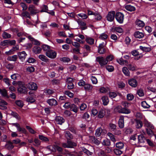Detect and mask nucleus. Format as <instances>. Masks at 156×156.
Wrapping results in <instances>:
<instances>
[{
    "instance_id": "nucleus-1",
    "label": "nucleus",
    "mask_w": 156,
    "mask_h": 156,
    "mask_svg": "<svg viewBox=\"0 0 156 156\" xmlns=\"http://www.w3.org/2000/svg\"><path fill=\"white\" fill-rule=\"evenodd\" d=\"M96 61L99 63L101 67H103L107 64V61L103 57L101 56L96 57Z\"/></svg>"
},
{
    "instance_id": "nucleus-2",
    "label": "nucleus",
    "mask_w": 156,
    "mask_h": 156,
    "mask_svg": "<svg viewBox=\"0 0 156 156\" xmlns=\"http://www.w3.org/2000/svg\"><path fill=\"white\" fill-rule=\"evenodd\" d=\"M46 55L48 58H55L57 55L56 52L54 51L49 50L45 53Z\"/></svg>"
},
{
    "instance_id": "nucleus-3",
    "label": "nucleus",
    "mask_w": 156,
    "mask_h": 156,
    "mask_svg": "<svg viewBox=\"0 0 156 156\" xmlns=\"http://www.w3.org/2000/svg\"><path fill=\"white\" fill-rule=\"evenodd\" d=\"M124 15L122 13L118 12L115 15V18L117 22L120 23H123L124 20Z\"/></svg>"
},
{
    "instance_id": "nucleus-4",
    "label": "nucleus",
    "mask_w": 156,
    "mask_h": 156,
    "mask_svg": "<svg viewBox=\"0 0 156 156\" xmlns=\"http://www.w3.org/2000/svg\"><path fill=\"white\" fill-rule=\"evenodd\" d=\"M131 54L135 56L134 59L136 60H138L143 56L137 50H133L131 52Z\"/></svg>"
},
{
    "instance_id": "nucleus-5",
    "label": "nucleus",
    "mask_w": 156,
    "mask_h": 156,
    "mask_svg": "<svg viewBox=\"0 0 156 156\" xmlns=\"http://www.w3.org/2000/svg\"><path fill=\"white\" fill-rule=\"evenodd\" d=\"M115 12L114 11L110 12L106 16L107 20L109 21H112L114 19Z\"/></svg>"
},
{
    "instance_id": "nucleus-6",
    "label": "nucleus",
    "mask_w": 156,
    "mask_h": 156,
    "mask_svg": "<svg viewBox=\"0 0 156 156\" xmlns=\"http://www.w3.org/2000/svg\"><path fill=\"white\" fill-rule=\"evenodd\" d=\"M48 148L51 151H55L56 149L58 151H62L63 150L62 148L58 146L55 145L54 146H50L48 147Z\"/></svg>"
},
{
    "instance_id": "nucleus-7",
    "label": "nucleus",
    "mask_w": 156,
    "mask_h": 156,
    "mask_svg": "<svg viewBox=\"0 0 156 156\" xmlns=\"http://www.w3.org/2000/svg\"><path fill=\"white\" fill-rule=\"evenodd\" d=\"M28 88L32 90H36L37 88V84L34 82H30L27 85Z\"/></svg>"
},
{
    "instance_id": "nucleus-8",
    "label": "nucleus",
    "mask_w": 156,
    "mask_h": 156,
    "mask_svg": "<svg viewBox=\"0 0 156 156\" xmlns=\"http://www.w3.org/2000/svg\"><path fill=\"white\" fill-rule=\"evenodd\" d=\"M28 10L31 14H35L39 12V11L38 9H36L33 5H30L28 8Z\"/></svg>"
},
{
    "instance_id": "nucleus-9",
    "label": "nucleus",
    "mask_w": 156,
    "mask_h": 156,
    "mask_svg": "<svg viewBox=\"0 0 156 156\" xmlns=\"http://www.w3.org/2000/svg\"><path fill=\"white\" fill-rule=\"evenodd\" d=\"M105 46L104 43V42L100 44L98 47V51L99 53L100 54H103L105 53V49L104 48Z\"/></svg>"
},
{
    "instance_id": "nucleus-10",
    "label": "nucleus",
    "mask_w": 156,
    "mask_h": 156,
    "mask_svg": "<svg viewBox=\"0 0 156 156\" xmlns=\"http://www.w3.org/2000/svg\"><path fill=\"white\" fill-rule=\"evenodd\" d=\"M19 86L18 88V92L21 93H24L26 90V87L23 85H21V82H19Z\"/></svg>"
},
{
    "instance_id": "nucleus-11",
    "label": "nucleus",
    "mask_w": 156,
    "mask_h": 156,
    "mask_svg": "<svg viewBox=\"0 0 156 156\" xmlns=\"http://www.w3.org/2000/svg\"><path fill=\"white\" fill-rule=\"evenodd\" d=\"M128 83L130 86L134 87H136L137 84V81L134 79H132L129 80Z\"/></svg>"
},
{
    "instance_id": "nucleus-12",
    "label": "nucleus",
    "mask_w": 156,
    "mask_h": 156,
    "mask_svg": "<svg viewBox=\"0 0 156 156\" xmlns=\"http://www.w3.org/2000/svg\"><path fill=\"white\" fill-rule=\"evenodd\" d=\"M56 122L58 124L62 125L65 121L63 118L60 116H57L55 119Z\"/></svg>"
},
{
    "instance_id": "nucleus-13",
    "label": "nucleus",
    "mask_w": 156,
    "mask_h": 156,
    "mask_svg": "<svg viewBox=\"0 0 156 156\" xmlns=\"http://www.w3.org/2000/svg\"><path fill=\"white\" fill-rule=\"evenodd\" d=\"M117 62L120 65H125L127 66L128 62L127 60H124L122 58H121L117 59Z\"/></svg>"
},
{
    "instance_id": "nucleus-14",
    "label": "nucleus",
    "mask_w": 156,
    "mask_h": 156,
    "mask_svg": "<svg viewBox=\"0 0 156 156\" xmlns=\"http://www.w3.org/2000/svg\"><path fill=\"white\" fill-rule=\"evenodd\" d=\"M7 103L4 100L0 99V108L2 109H6Z\"/></svg>"
},
{
    "instance_id": "nucleus-15",
    "label": "nucleus",
    "mask_w": 156,
    "mask_h": 156,
    "mask_svg": "<svg viewBox=\"0 0 156 156\" xmlns=\"http://www.w3.org/2000/svg\"><path fill=\"white\" fill-rule=\"evenodd\" d=\"M47 103L50 106H55L57 105V101L54 98L49 99L47 101Z\"/></svg>"
},
{
    "instance_id": "nucleus-16",
    "label": "nucleus",
    "mask_w": 156,
    "mask_h": 156,
    "mask_svg": "<svg viewBox=\"0 0 156 156\" xmlns=\"http://www.w3.org/2000/svg\"><path fill=\"white\" fill-rule=\"evenodd\" d=\"M35 95H33L32 96H29L26 98V101H27L30 103H33L35 101Z\"/></svg>"
},
{
    "instance_id": "nucleus-17",
    "label": "nucleus",
    "mask_w": 156,
    "mask_h": 156,
    "mask_svg": "<svg viewBox=\"0 0 156 156\" xmlns=\"http://www.w3.org/2000/svg\"><path fill=\"white\" fill-rule=\"evenodd\" d=\"M18 55L19 58L21 60H24L27 54L25 51H23L19 53Z\"/></svg>"
},
{
    "instance_id": "nucleus-18",
    "label": "nucleus",
    "mask_w": 156,
    "mask_h": 156,
    "mask_svg": "<svg viewBox=\"0 0 156 156\" xmlns=\"http://www.w3.org/2000/svg\"><path fill=\"white\" fill-rule=\"evenodd\" d=\"M134 36L136 38H141L144 37V34L142 32L139 31L135 32L134 34Z\"/></svg>"
},
{
    "instance_id": "nucleus-19",
    "label": "nucleus",
    "mask_w": 156,
    "mask_h": 156,
    "mask_svg": "<svg viewBox=\"0 0 156 156\" xmlns=\"http://www.w3.org/2000/svg\"><path fill=\"white\" fill-rule=\"evenodd\" d=\"M84 88L85 91H90L92 90L93 86L90 84L86 83L84 85Z\"/></svg>"
},
{
    "instance_id": "nucleus-20",
    "label": "nucleus",
    "mask_w": 156,
    "mask_h": 156,
    "mask_svg": "<svg viewBox=\"0 0 156 156\" xmlns=\"http://www.w3.org/2000/svg\"><path fill=\"white\" fill-rule=\"evenodd\" d=\"M124 118L123 116L120 117L119 121V125L120 128H123L124 127Z\"/></svg>"
},
{
    "instance_id": "nucleus-21",
    "label": "nucleus",
    "mask_w": 156,
    "mask_h": 156,
    "mask_svg": "<svg viewBox=\"0 0 156 156\" xmlns=\"http://www.w3.org/2000/svg\"><path fill=\"white\" fill-rule=\"evenodd\" d=\"M140 48L144 52H149L151 50V48L150 46L143 47L140 46Z\"/></svg>"
},
{
    "instance_id": "nucleus-22",
    "label": "nucleus",
    "mask_w": 156,
    "mask_h": 156,
    "mask_svg": "<svg viewBox=\"0 0 156 156\" xmlns=\"http://www.w3.org/2000/svg\"><path fill=\"white\" fill-rule=\"evenodd\" d=\"M145 139L143 135L140 134L138 136V143L139 144L144 143Z\"/></svg>"
},
{
    "instance_id": "nucleus-23",
    "label": "nucleus",
    "mask_w": 156,
    "mask_h": 156,
    "mask_svg": "<svg viewBox=\"0 0 156 156\" xmlns=\"http://www.w3.org/2000/svg\"><path fill=\"white\" fill-rule=\"evenodd\" d=\"M109 91V89L108 87H101L99 89V91L101 93L105 94L107 93Z\"/></svg>"
},
{
    "instance_id": "nucleus-24",
    "label": "nucleus",
    "mask_w": 156,
    "mask_h": 156,
    "mask_svg": "<svg viewBox=\"0 0 156 156\" xmlns=\"http://www.w3.org/2000/svg\"><path fill=\"white\" fill-rule=\"evenodd\" d=\"M17 36L20 37L19 39H18V42L20 43L23 41L25 39V37L24 36V34L22 33H19L17 34Z\"/></svg>"
},
{
    "instance_id": "nucleus-25",
    "label": "nucleus",
    "mask_w": 156,
    "mask_h": 156,
    "mask_svg": "<svg viewBox=\"0 0 156 156\" xmlns=\"http://www.w3.org/2000/svg\"><path fill=\"white\" fill-rule=\"evenodd\" d=\"M102 100L103 102V104L104 105H106L108 104L109 100L107 96H104L102 98Z\"/></svg>"
},
{
    "instance_id": "nucleus-26",
    "label": "nucleus",
    "mask_w": 156,
    "mask_h": 156,
    "mask_svg": "<svg viewBox=\"0 0 156 156\" xmlns=\"http://www.w3.org/2000/svg\"><path fill=\"white\" fill-rule=\"evenodd\" d=\"M136 25L140 27H142L145 25V24L144 22L139 19H137L136 20Z\"/></svg>"
},
{
    "instance_id": "nucleus-27",
    "label": "nucleus",
    "mask_w": 156,
    "mask_h": 156,
    "mask_svg": "<svg viewBox=\"0 0 156 156\" xmlns=\"http://www.w3.org/2000/svg\"><path fill=\"white\" fill-rule=\"evenodd\" d=\"M90 140L94 144H100V142L97 139L95 138L94 137L90 136L89 137Z\"/></svg>"
},
{
    "instance_id": "nucleus-28",
    "label": "nucleus",
    "mask_w": 156,
    "mask_h": 156,
    "mask_svg": "<svg viewBox=\"0 0 156 156\" xmlns=\"http://www.w3.org/2000/svg\"><path fill=\"white\" fill-rule=\"evenodd\" d=\"M85 41L88 44L90 45L93 44L94 42V39L90 37H87L85 39Z\"/></svg>"
},
{
    "instance_id": "nucleus-29",
    "label": "nucleus",
    "mask_w": 156,
    "mask_h": 156,
    "mask_svg": "<svg viewBox=\"0 0 156 156\" xmlns=\"http://www.w3.org/2000/svg\"><path fill=\"white\" fill-rule=\"evenodd\" d=\"M125 9L129 11L132 12L135 10L136 9L135 7L130 5H127L125 6Z\"/></svg>"
},
{
    "instance_id": "nucleus-30",
    "label": "nucleus",
    "mask_w": 156,
    "mask_h": 156,
    "mask_svg": "<svg viewBox=\"0 0 156 156\" xmlns=\"http://www.w3.org/2000/svg\"><path fill=\"white\" fill-rule=\"evenodd\" d=\"M34 52L35 54L40 53L41 51V47L37 46L34 47L33 49Z\"/></svg>"
},
{
    "instance_id": "nucleus-31",
    "label": "nucleus",
    "mask_w": 156,
    "mask_h": 156,
    "mask_svg": "<svg viewBox=\"0 0 156 156\" xmlns=\"http://www.w3.org/2000/svg\"><path fill=\"white\" fill-rule=\"evenodd\" d=\"M122 71L124 75L127 76H129L130 73L127 67H124L122 68Z\"/></svg>"
},
{
    "instance_id": "nucleus-32",
    "label": "nucleus",
    "mask_w": 156,
    "mask_h": 156,
    "mask_svg": "<svg viewBox=\"0 0 156 156\" xmlns=\"http://www.w3.org/2000/svg\"><path fill=\"white\" fill-rule=\"evenodd\" d=\"M105 114V111L104 109H101L98 113V117L99 118H103Z\"/></svg>"
},
{
    "instance_id": "nucleus-33",
    "label": "nucleus",
    "mask_w": 156,
    "mask_h": 156,
    "mask_svg": "<svg viewBox=\"0 0 156 156\" xmlns=\"http://www.w3.org/2000/svg\"><path fill=\"white\" fill-rule=\"evenodd\" d=\"M131 111L129 109H127V108H123L122 110L119 111V113L125 114H128Z\"/></svg>"
},
{
    "instance_id": "nucleus-34",
    "label": "nucleus",
    "mask_w": 156,
    "mask_h": 156,
    "mask_svg": "<svg viewBox=\"0 0 156 156\" xmlns=\"http://www.w3.org/2000/svg\"><path fill=\"white\" fill-rule=\"evenodd\" d=\"M17 57V55H15L11 56H9L7 58V60L9 61L15 62L16 60Z\"/></svg>"
},
{
    "instance_id": "nucleus-35",
    "label": "nucleus",
    "mask_w": 156,
    "mask_h": 156,
    "mask_svg": "<svg viewBox=\"0 0 156 156\" xmlns=\"http://www.w3.org/2000/svg\"><path fill=\"white\" fill-rule=\"evenodd\" d=\"M76 21L77 22L79 25L81 26H85L86 24L85 22L81 20L80 19H76Z\"/></svg>"
},
{
    "instance_id": "nucleus-36",
    "label": "nucleus",
    "mask_w": 156,
    "mask_h": 156,
    "mask_svg": "<svg viewBox=\"0 0 156 156\" xmlns=\"http://www.w3.org/2000/svg\"><path fill=\"white\" fill-rule=\"evenodd\" d=\"M71 110L75 113H76L78 111V108L75 105L72 104L70 106Z\"/></svg>"
},
{
    "instance_id": "nucleus-37",
    "label": "nucleus",
    "mask_w": 156,
    "mask_h": 156,
    "mask_svg": "<svg viewBox=\"0 0 156 156\" xmlns=\"http://www.w3.org/2000/svg\"><path fill=\"white\" fill-rule=\"evenodd\" d=\"M38 58L42 61L46 62H47L48 60L45 56L43 55H39L38 56Z\"/></svg>"
},
{
    "instance_id": "nucleus-38",
    "label": "nucleus",
    "mask_w": 156,
    "mask_h": 156,
    "mask_svg": "<svg viewBox=\"0 0 156 156\" xmlns=\"http://www.w3.org/2000/svg\"><path fill=\"white\" fill-rule=\"evenodd\" d=\"M141 105L142 107L144 108H148L150 107V105L145 101H142Z\"/></svg>"
},
{
    "instance_id": "nucleus-39",
    "label": "nucleus",
    "mask_w": 156,
    "mask_h": 156,
    "mask_svg": "<svg viewBox=\"0 0 156 156\" xmlns=\"http://www.w3.org/2000/svg\"><path fill=\"white\" fill-rule=\"evenodd\" d=\"M39 138L40 140L44 142H47L49 141V139L47 137L42 135H39Z\"/></svg>"
},
{
    "instance_id": "nucleus-40",
    "label": "nucleus",
    "mask_w": 156,
    "mask_h": 156,
    "mask_svg": "<svg viewBox=\"0 0 156 156\" xmlns=\"http://www.w3.org/2000/svg\"><path fill=\"white\" fill-rule=\"evenodd\" d=\"M144 123L145 125L147 127L150 128L151 129H154V126L150 122H149L146 119H145L144 120Z\"/></svg>"
},
{
    "instance_id": "nucleus-41",
    "label": "nucleus",
    "mask_w": 156,
    "mask_h": 156,
    "mask_svg": "<svg viewBox=\"0 0 156 156\" xmlns=\"http://www.w3.org/2000/svg\"><path fill=\"white\" fill-rule=\"evenodd\" d=\"M143 124L142 122L138 120H136V126L137 128H141Z\"/></svg>"
},
{
    "instance_id": "nucleus-42",
    "label": "nucleus",
    "mask_w": 156,
    "mask_h": 156,
    "mask_svg": "<svg viewBox=\"0 0 156 156\" xmlns=\"http://www.w3.org/2000/svg\"><path fill=\"white\" fill-rule=\"evenodd\" d=\"M65 136L68 140L73 139V138L72 135L69 131H66L65 132Z\"/></svg>"
},
{
    "instance_id": "nucleus-43",
    "label": "nucleus",
    "mask_w": 156,
    "mask_h": 156,
    "mask_svg": "<svg viewBox=\"0 0 156 156\" xmlns=\"http://www.w3.org/2000/svg\"><path fill=\"white\" fill-rule=\"evenodd\" d=\"M5 147L9 150H11L14 147L12 143L11 142H8L5 144Z\"/></svg>"
},
{
    "instance_id": "nucleus-44",
    "label": "nucleus",
    "mask_w": 156,
    "mask_h": 156,
    "mask_svg": "<svg viewBox=\"0 0 156 156\" xmlns=\"http://www.w3.org/2000/svg\"><path fill=\"white\" fill-rule=\"evenodd\" d=\"M18 47H13V48L10 50L9 51H6L5 54L7 55H10L13 53V52L16 50L18 49Z\"/></svg>"
},
{
    "instance_id": "nucleus-45",
    "label": "nucleus",
    "mask_w": 156,
    "mask_h": 156,
    "mask_svg": "<svg viewBox=\"0 0 156 156\" xmlns=\"http://www.w3.org/2000/svg\"><path fill=\"white\" fill-rule=\"evenodd\" d=\"M21 16L23 18L25 17L28 18H30L29 13L27 11H25L22 12L21 14Z\"/></svg>"
},
{
    "instance_id": "nucleus-46",
    "label": "nucleus",
    "mask_w": 156,
    "mask_h": 156,
    "mask_svg": "<svg viewBox=\"0 0 156 156\" xmlns=\"http://www.w3.org/2000/svg\"><path fill=\"white\" fill-rule=\"evenodd\" d=\"M121 105L124 107L123 108H127L129 107L130 104L126 101H122L121 103Z\"/></svg>"
},
{
    "instance_id": "nucleus-47",
    "label": "nucleus",
    "mask_w": 156,
    "mask_h": 156,
    "mask_svg": "<svg viewBox=\"0 0 156 156\" xmlns=\"http://www.w3.org/2000/svg\"><path fill=\"white\" fill-rule=\"evenodd\" d=\"M102 131V130L101 128H98L96 130L95 135L97 136H99L101 135Z\"/></svg>"
},
{
    "instance_id": "nucleus-48",
    "label": "nucleus",
    "mask_w": 156,
    "mask_h": 156,
    "mask_svg": "<svg viewBox=\"0 0 156 156\" xmlns=\"http://www.w3.org/2000/svg\"><path fill=\"white\" fill-rule=\"evenodd\" d=\"M41 10L40 11L41 12H47L48 9V6L45 5H43L41 7Z\"/></svg>"
},
{
    "instance_id": "nucleus-49",
    "label": "nucleus",
    "mask_w": 156,
    "mask_h": 156,
    "mask_svg": "<svg viewBox=\"0 0 156 156\" xmlns=\"http://www.w3.org/2000/svg\"><path fill=\"white\" fill-rule=\"evenodd\" d=\"M108 135L110 137V139L114 143H115V142L116 141V140L114 135L110 133H108Z\"/></svg>"
},
{
    "instance_id": "nucleus-50",
    "label": "nucleus",
    "mask_w": 156,
    "mask_h": 156,
    "mask_svg": "<svg viewBox=\"0 0 156 156\" xmlns=\"http://www.w3.org/2000/svg\"><path fill=\"white\" fill-rule=\"evenodd\" d=\"M18 131L21 132L22 133L27 134V132L26 130L24 128H21L20 126L17 128Z\"/></svg>"
},
{
    "instance_id": "nucleus-51",
    "label": "nucleus",
    "mask_w": 156,
    "mask_h": 156,
    "mask_svg": "<svg viewBox=\"0 0 156 156\" xmlns=\"http://www.w3.org/2000/svg\"><path fill=\"white\" fill-rule=\"evenodd\" d=\"M102 144L104 145L109 146L110 145V142L108 139H105L103 141Z\"/></svg>"
},
{
    "instance_id": "nucleus-52",
    "label": "nucleus",
    "mask_w": 156,
    "mask_h": 156,
    "mask_svg": "<svg viewBox=\"0 0 156 156\" xmlns=\"http://www.w3.org/2000/svg\"><path fill=\"white\" fill-rule=\"evenodd\" d=\"M127 66L129 69L130 70H135L136 69V66L134 65L129 64Z\"/></svg>"
},
{
    "instance_id": "nucleus-53",
    "label": "nucleus",
    "mask_w": 156,
    "mask_h": 156,
    "mask_svg": "<svg viewBox=\"0 0 156 156\" xmlns=\"http://www.w3.org/2000/svg\"><path fill=\"white\" fill-rule=\"evenodd\" d=\"M116 147L120 149H122L124 147V144L123 143L120 142L116 143L115 144Z\"/></svg>"
},
{
    "instance_id": "nucleus-54",
    "label": "nucleus",
    "mask_w": 156,
    "mask_h": 156,
    "mask_svg": "<svg viewBox=\"0 0 156 156\" xmlns=\"http://www.w3.org/2000/svg\"><path fill=\"white\" fill-rule=\"evenodd\" d=\"M94 18L97 20H100L101 19V16L98 13H94Z\"/></svg>"
},
{
    "instance_id": "nucleus-55",
    "label": "nucleus",
    "mask_w": 156,
    "mask_h": 156,
    "mask_svg": "<svg viewBox=\"0 0 156 156\" xmlns=\"http://www.w3.org/2000/svg\"><path fill=\"white\" fill-rule=\"evenodd\" d=\"M11 77L12 79L17 80L20 77V75L18 73H14L11 76Z\"/></svg>"
},
{
    "instance_id": "nucleus-56",
    "label": "nucleus",
    "mask_w": 156,
    "mask_h": 156,
    "mask_svg": "<svg viewBox=\"0 0 156 156\" xmlns=\"http://www.w3.org/2000/svg\"><path fill=\"white\" fill-rule=\"evenodd\" d=\"M82 150L83 152L88 155H91L93 153L90 151L86 149L84 147L82 148Z\"/></svg>"
},
{
    "instance_id": "nucleus-57",
    "label": "nucleus",
    "mask_w": 156,
    "mask_h": 156,
    "mask_svg": "<svg viewBox=\"0 0 156 156\" xmlns=\"http://www.w3.org/2000/svg\"><path fill=\"white\" fill-rule=\"evenodd\" d=\"M126 98L128 100L132 101L133 99L134 96L132 94L130 93L127 95Z\"/></svg>"
},
{
    "instance_id": "nucleus-58",
    "label": "nucleus",
    "mask_w": 156,
    "mask_h": 156,
    "mask_svg": "<svg viewBox=\"0 0 156 156\" xmlns=\"http://www.w3.org/2000/svg\"><path fill=\"white\" fill-rule=\"evenodd\" d=\"M0 93L3 96L5 97L7 95V92L5 89H0Z\"/></svg>"
},
{
    "instance_id": "nucleus-59",
    "label": "nucleus",
    "mask_w": 156,
    "mask_h": 156,
    "mask_svg": "<svg viewBox=\"0 0 156 156\" xmlns=\"http://www.w3.org/2000/svg\"><path fill=\"white\" fill-rule=\"evenodd\" d=\"M16 104L18 106L21 108L24 105L23 102L20 100L16 101Z\"/></svg>"
},
{
    "instance_id": "nucleus-60",
    "label": "nucleus",
    "mask_w": 156,
    "mask_h": 156,
    "mask_svg": "<svg viewBox=\"0 0 156 156\" xmlns=\"http://www.w3.org/2000/svg\"><path fill=\"white\" fill-rule=\"evenodd\" d=\"M114 56L112 55H109L107 56L106 58V60L107 61V63L108 62H110L112 61L114 58Z\"/></svg>"
},
{
    "instance_id": "nucleus-61",
    "label": "nucleus",
    "mask_w": 156,
    "mask_h": 156,
    "mask_svg": "<svg viewBox=\"0 0 156 156\" xmlns=\"http://www.w3.org/2000/svg\"><path fill=\"white\" fill-rule=\"evenodd\" d=\"M2 36L3 38L5 39L10 37L11 35L10 34L7 32H4L2 34Z\"/></svg>"
},
{
    "instance_id": "nucleus-62",
    "label": "nucleus",
    "mask_w": 156,
    "mask_h": 156,
    "mask_svg": "<svg viewBox=\"0 0 156 156\" xmlns=\"http://www.w3.org/2000/svg\"><path fill=\"white\" fill-rule=\"evenodd\" d=\"M108 37V35L105 33H102L99 36V38L102 40H104Z\"/></svg>"
},
{
    "instance_id": "nucleus-63",
    "label": "nucleus",
    "mask_w": 156,
    "mask_h": 156,
    "mask_svg": "<svg viewBox=\"0 0 156 156\" xmlns=\"http://www.w3.org/2000/svg\"><path fill=\"white\" fill-rule=\"evenodd\" d=\"M117 95L116 93L114 92H111L109 93V97L112 99L115 98L117 96Z\"/></svg>"
},
{
    "instance_id": "nucleus-64",
    "label": "nucleus",
    "mask_w": 156,
    "mask_h": 156,
    "mask_svg": "<svg viewBox=\"0 0 156 156\" xmlns=\"http://www.w3.org/2000/svg\"><path fill=\"white\" fill-rule=\"evenodd\" d=\"M114 151L115 154L117 155H119L121 154L122 152V151L117 149H115L114 150Z\"/></svg>"
}]
</instances>
